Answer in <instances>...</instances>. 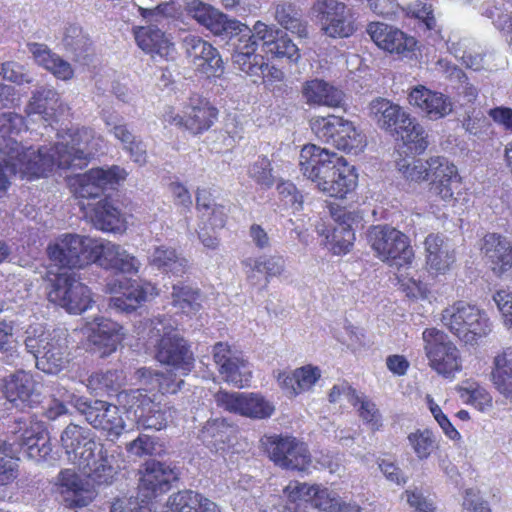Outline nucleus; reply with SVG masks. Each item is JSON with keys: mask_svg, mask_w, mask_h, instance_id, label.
Segmentation results:
<instances>
[{"mask_svg": "<svg viewBox=\"0 0 512 512\" xmlns=\"http://www.w3.org/2000/svg\"><path fill=\"white\" fill-rule=\"evenodd\" d=\"M23 127L22 116L0 113V197L7 191L12 175L31 180L46 176L55 167L81 168L102 148V138L82 127L58 135L60 140L54 146L24 149L15 138Z\"/></svg>", "mask_w": 512, "mask_h": 512, "instance_id": "1", "label": "nucleus"}, {"mask_svg": "<svg viewBox=\"0 0 512 512\" xmlns=\"http://www.w3.org/2000/svg\"><path fill=\"white\" fill-rule=\"evenodd\" d=\"M60 441L68 462L77 467L86 480L73 469H62L55 480L56 491L65 507H86L97 496L95 485L112 482L116 474L115 457L95 441L89 429L73 423L63 430Z\"/></svg>", "mask_w": 512, "mask_h": 512, "instance_id": "2", "label": "nucleus"}, {"mask_svg": "<svg viewBox=\"0 0 512 512\" xmlns=\"http://www.w3.org/2000/svg\"><path fill=\"white\" fill-rule=\"evenodd\" d=\"M135 375L145 388L121 391L117 395L118 402L134 412L137 424L144 429L159 431L166 428L174 410L162 402V396L180 390L183 380L146 367L138 369Z\"/></svg>", "mask_w": 512, "mask_h": 512, "instance_id": "3", "label": "nucleus"}, {"mask_svg": "<svg viewBox=\"0 0 512 512\" xmlns=\"http://www.w3.org/2000/svg\"><path fill=\"white\" fill-rule=\"evenodd\" d=\"M299 167L304 177L330 197L344 198L357 186L354 167L344 157L315 144L302 147Z\"/></svg>", "mask_w": 512, "mask_h": 512, "instance_id": "4", "label": "nucleus"}, {"mask_svg": "<svg viewBox=\"0 0 512 512\" xmlns=\"http://www.w3.org/2000/svg\"><path fill=\"white\" fill-rule=\"evenodd\" d=\"M299 167L304 177L330 197L344 198L357 186L354 167L344 157L315 144L302 147Z\"/></svg>", "mask_w": 512, "mask_h": 512, "instance_id": "5", "label": "nucleus"}, {"mask_svg": "<svg viewBox=\"0 0 512 512\" xmlns=\"http://www.w3.org/2000/svg\"><path fill=\"white\" fill-rule=\"evenodd\" d=\"M238 26L230 30L229 40L233 46L232 63L234 67L249 76H259L268 65L262 55L257 54L258 41L262 42L264 51L269 52L281 30L273 25L257 21L252 28L238 20Z\"/></svg>", "mask_w": 512, "mask_h": 512, "instance_id": "6", "label": "nucleus"}, {"mask_svg": "<svg viewBox=\"0 0 512 512\" xmlns=\"http://www.w3.org/2000/svg\"><path fill=\"white\" fill-rule=\"evenodd\" d=\"M147 342L157 348L160 363L172 367L180 375H187L194 367L193 353L187 342L175 331L174 322L166 316L146 320L139 332Z\"/></svg>", "mask_w": 512, "mask_h": 512, "instance_id": "7", "label": "nucleus"}, {"mask_svg": "<svg viewBox=\"0 0 512 512\" xmlns=\"http://www.w3.org/2000/svg\"><path fill=\"white\" fill-rule=\"evenodd\" d=\"M440 321L465 345H477L492 331V324L486 312L465 301H456L444 308Z\"/></svg>", "mask_w": 512, "mask_h": 512, "instance_id": "8", "label": "nucleus"}, {"mask_svg": "<svg viewBox=\"0 0 512 512\" xmlns=\"http://www.w3.org/2000/svg\"><path fill=\"white\" fill-rule=\"evenodd\" d=\"M59 395L71 402L85 420L94 429L103 432L109 440L118 439L122 434L125 422L116 405L102 400L89 401L68 390H61Z\"/></svg>", "mask_w": 512, "mask_h": 512, "instance_id": "9", "label": "nucleus"}, {"mask_svg": "<svg viewBox=\"0 0 512 512\" xmlns=\"http://www.w3.org/2000/svg\"><path fill=\"white\" fill-rule=\"evenodd\" d=\"M367 240L376 257L390 266H409L414 259L409 238L394 227L372 226L367 232Z\"/></svg>", "mask_w": 512, "mask_h": 512, "instance_id": "10", "label": "nucleus"}, {"mask_svg": "<svg viewBox=\"0 0 512 512\" xmlns=\"http://www.w3.org/2000/svg\"><path fill=\"white\" fill-rule=\"evenodd\" d=\"M311 129L321 141L348 153L358 154L366 146L362 131L340 116L315 117L311 120Z\"/></svg>", "mask_w": 512, "mask_h": 512, "instance_id": "11", "label": "nucleus"}, {"mask_svg": "<svg viewBox=\"0 0 512 512\" xmlns=\"http://www.w3.org/2000/svg\"><path fill=\"white\" fill-rule=\"evenodd\" d=\"M48 300L70 314H81L92 307L90 288L75 272H61L49 279Z\"/></svg>", "mask_w": 512, "mask_h": 512, "instance_id": "12", "label": "nucleus"}, {"mask_svg": "<svg viewBox=\"0 0 512 512\" xmlns=\"http://www.w3.org/2000/svg\"><path fill=\"white\" fill-rule=\"evenodd\" d=\"M217 115L218 110L208 99L199 94H192L182 103L181 112L168 107L163 113V119L168 124L183 128L197 136L213 126Z\"/></svg>", "mask_w": 512, "mask_h": 512, "instance_id": "13", "label": "nucleus"}, {"mask_svg": "<svg viewBox=\"0 0 512 512\" xmlns=\"http://www.w3.org/2000/svg\"><path fill=\"white\" fill-rule=\"evenodd\" d=\"M25 346L33 354L37 368L45 373L56 374L67 361V337L63 331L41 330L27 336Z\"/></svg>", "mask_w": 512, "mask_h": 512, "instance_id": "14", "label": "nucleus"}, {"mask_svg": "<svg viewBox=\"0 0 512 512\" xmlns=\"http://www.w3.org/2000/svg\"><path fill=\"white\" fill-rule=\"evenodd\" d=\"M425 355L430 367L446 378H453L462 369V358L448 335L437 328H426L422 333Z\"/></svg>", "mask_w": 512, "mask_h": 512, "instance_id": "15", "label": "nucleus"}, {"mask_svg": "<svg viewBox=\"0 0 512 512\" xmlns=\"http://www.w3.org/2000/svg\"><path fill=\"white\" fill-rule=\"evenodd\" d=\"M311 14L327 37L348 38L357 30L352 9L343 2L316 0L311 7Z\"/></svg>", "mask_w": 512, "mask_h": 512, "instance_id": "16", "label": "nucleus"}, {"mask_svg": "<svg viewBox=\"0 0 512 512\" xmlns=\"http://www.w3.org/2000/svg\"><path fill=\"white\" fill-rule=\"evenodd\" d=\"M262 444L269 458L279 467L309 472L312 458L305 443L290 436H265Z\"/></svg>", "mask_w": 512, "mask_h": 512, "instance_id": "17", "label": "nucleus"}, {"mask_svg": "<svg viewBox=\"0 0 512 512\" xmlns=\"http://www.w3.org/2000/svg\"><path fill=\"white\" fill-rule=\"evenodd\" d=\"M93 238L66 233L47 247L49 259L59 267L82 268L91 263Z\"/></svg>", "mask_w": 512, "mask_h": 512, "instance_id": "18", "label": "nucleus"}, {"mask_svg": "<svg viewBox=\"0 0 512 512\" xmlns=\"http://www.w3.org/2000/svg\"><path fill=\"white\" fill-rule=\"evenodd\" d=\"M167 512H220L218 506L203 495L185 490L173 494L168 500ZM110 512H151L139 504L135 498H118L110 508Z\"/></svg>", "mask_w": 512, "mask_h": 512, "instance_id": "19", "label": "nucleus"}, {"mask_svg": "<svg viewBox=\"0 0 512 512\" xmlns=\"http://www.w3.org/2000/svg\"><path fill=\"white\" fill-rule=\"evenodd\" d=\"M218 407L250 419H267L275 412L274 404L259 393L219 391L214 396Z\"/></svg>", "mask_w": 512, "mask_h": 512, "instance_id": "20", "label": "nucleus"}, {"mask_svg": "<svg viewBox=\"0 0 512 512\" xmlns=\"http://www.w3.org/2000/svg\"><path fill=\"white\" fill-rule=\"evenodd\" d=\"M431 196L448 205H454L462 195V181L457 167L447 158L431 157Z\"/></svg>", "mask_w": 512, "mask_h": 512, "instance_id": "21", "label": "nucleus"}, {"mask_svg": "<svg viewBox=\"0 0 512 512\" xmlns=\"http://www.w3.org/2000/svg\"><path fill=\"white\" fill-rule=\"evenodd\" d=\"M128 173L120 166L113 165L107 169L94 168L78 175L71 186L77 198H98L105 189H113L124 181Z\"/></svg>", "mask_w": 512, "mask_h": 512, "instance_id": "22", "label": "nucleus"}, {"mask_svg": "<svg viewBox=\"0 0 512 512\" xmlns=\"http://www.w3.org/2000/svg\"><path fill=\"white\" fill-rule=\"evenodd\" d=\"M182 46L189 63L195 71L207 77L219 76L224 64L218 50L200 36L188 34L182 39Z\"/></svg>", "mask_w": 512, "mask_h": 512, "instance_id": "23", "label": "nucleus"}, {"mask_svg": "<svg viewBox=\"0 0 512 512\" xmlns=\"http://www.w3.org/2000/svg\"><path fill=\"white\" fill-rule=\"evenodd\" d=\"M107 290L114 294L110 300V306L121 312L134 311L143 302L156 295L153 284L127 278L108 283Z\"/></svg>", "mask_w": 512, "mask_h": 512, "instance_id": "24", "label": "nucleus"}, {"mask_svg": "<svg viewBox=\"0 0 512 512\" xmlns=\"http://www.w3.org/2000/svg\"><path fill=\"white\" fill-rule=\"evenodd\" d=\"M213 359L226 383L238 388L249 386L252 378L249 363L227 343L218 342L213 346Z\"/></svg>", "mask_w": 512, "mask_h": 512, "instance_id": "25", "label": "nucleus"}, {"mask_svg": "<svg viewBox=\"0 0 512 512\" xmlns=\"http://www.w3.org/2000/svg\"><path fill=\"white\" fill-rule=\"evenodd\" d=\"M335 225L327 228L325 224L317 225L319 235L324 236L329 249L336 255L347 253L353 245L355 234L353 224L358 216L354 212L339 209L332 213Z\"/></svg>", "mask_w": 512, "mask_h": 512, "instance_id": "26", "label": "nucleus"}, {"mask_svg": "<svg viewBox=\"0 0 512 512\" xmlns=\"http://www.w3.org/2000/svg\"><path fill=\"white\" fill-rule=\"evenodd\" d=\"M91 263L104 269H115L123 273H137L139 260L123 247L110 241L93 239Z\"/></svg>", "mask_w": 512, "mask_h": 512, "instance_id": "27", "label": "nucleus"}, {"mask_svg": "<svg viewBox=\"0 0 512 512\" xmlns=\"http://www.w3.org/2000/svg\"><path fill=\"white\" fill-rule=\"evenodd\" d=\"M185 10L216 36L228 37L230 30L238 26L234 19H229L219 10L200 0H185Z\"/></svg>", "mask_w": 512, "mask_h": 512, "instance_id": "28", "label": "nucleus"}, {"mask_svg": "<svg viewBox=\"0 0 512 512\" xmlns=\"http://www.w3.org/2000/svg\"><path fill=\"white\" fill-rule=\"evenodd\" d=\"M367 32L374 43L390 53L405 54L414 50L416 40L399 29L381 22H372Z\"/></svg>", "mask_w": 512, "mask_h": 512, "instance_id": "29", "label": "nucleus"}, {"mask_svg": "<svg viewBox=\"0 0 512 512\" xmlns=\"http://www.w3.org/2000/svg\"><path fill=\"white\" fill-rule=\"evenodd\" d=\"M124 337L122 326L105 318H95L89 324L88 339L102 357L116 351Z\"/></svg>", "mask_w": 512, "mask_h": 512, "instance_id": "30", "label": "nucleus"}, {"mask_svg": "<svg viewBox=\"0 0 512 512\" xmlns=\"http://www.w3.org/2000/svg\"><path fill=\"white\" fill-rule=\"evenodd\" d=\"M3 393L6 399L17 408L31 407L38 402L35 381L30 373L23 370L4 379Z\"/></svg>", "mask_w": 512, "mask_h": 512, "instance_id": "31", "label": "nucleus"}, {"mask_svg": "<svg viewBox=\"0 0 512 512\" xmlns=\"http://www.w3.org/2000/svg\"><path fill=\"white\" fill-rule=\"evenodd\" d=\"M178 479V471L169 464L148 461L140 480V489L147 491L145 497H157L167 492L171 483Z\"/></svg>", "mask_w": 512, "mask_h": 512, "instance_id": "32", "label": "nucleus"}, {"mask_svg": "<svg viewBox=\"0 0 512 512\" xmlns=\"http://www.w3.org/2000/svg\"><path fill=\"white\" fill-rule=\"evenodd\" d=\"M408 101L411 105L421 109L432 120L443 118L452 112V102L447 96L423 85L411 89Z\"/></svg>", "mask_w": 512, "mask_h": 512, "instance_id": "33", "label": "nucleus"}, {"mask_svg": "<svg viewBox=\"0 0 512 512\" xmlns=\"http://www.w3.org/2000/svg\"><path fill=\"white\" fill-rule=\"evenodd\" d=\"M133 35L137 46L152 57L168 58L174 52V43L155 25L136 26Z\"/></svg>", "mask_w": 512, "mask_h": 512, "instance_id": "34", "label": "nucleus"}, {"mask_svg": "<svg viewBox=\"0 0 512 512\" xmlns=\"http://www.w3.org/2000/svg\"><path fill=\"white\" fill-rule=\"evenodd\" d=\"M302 97L309 106H325L338 108L344 103L342 90L323 79H311L302 85Z\"/></svg>", "mask_w": 512, "mask_h": 512, "instance_id": "35", "label": "nucleus"}, {"mask_svg": "<svg viewBox=\"0 0 512 512\" xmlns=\"http://www.w3.org/2000/svg\"><path fill=\"white\" fill-rule=\"evenodd\" d=\"M483 251L492 271L501 276L512 268V242L496 233L484 237Z\"/></svg>", "mask_w": 512, "mask_h": 512, "instance_id": "36", "label": "nucleus"}, {"mask_svg": "<svg viewBox=\"0 0 512 512\" xmlns=\"http://www.w3.org/2000/svg\"><path fill=\"white\" fill-rule=\"evenodd\" d=\"M19 445L35 461H48L51 458L52 447L42 422L31 423L19 437Z\"/></svg>", "mask_w": 512, "mask_h": 512, "instance_id": "37", "label": "nucleus"}, {"mask_svg": "<svg viewBox=\"0 0 512 512\" xmlns=\"http://www.w3.org/2000/svg\"><path fill=\"white\" fill-rule=\"evenodd\" d=\"M27 48L34 61L57 79L67 81L73 78L74 70L71 64L54 53L46 44L28 43Z\"/></svg>", "mask_w": 512, "mask_h": 512, "instance_id": "38", "label": "nucleus"}, {"mask_svg": "<svg viewBox=\"0 0 512 512\" xmlns=\"http://www.w3.org/2000/svg\"><path fill=\"white\" fill-rule=\"evenodd\" d=\"M321 377L318 367L306 365L295 369L291 373L280 372L277 381L281 389L288 396H296L310 390Z\"/></svg>", "mask_w": 512, "mask_h": 512, "instance_id": "39", "label": "nucleus"}, {"mask_svg": "<svg viewBox=\"0 0 512 512\" xmlns=\"http://www.w3.org/2000/svg\"><path fill=\"white\" fill-rule=\"evenodd\" d=\"M426 264L430 272L435 274L446 273L455 261V256L443 237L429 234L424 242Z\"/></svg>", "mask_w": 512, "mask_h": 512, "instance_id": "40", "label": "nucleus"}, {"mask_svg": "<svg viewBox=\"0 0 512 512\" xmlns=\"http://www.w3.org/2000/svg\"><path fill=\"white\" fill-rule=\"evenodd\" d=\"M369 109L378 126L388 131L395 132L409 116L398 104L385 98L374 99L370 103Z\"/></svg>", "mask_w": 512, "mask_h": 512, "instance_id": "41", "label": "nucleus"}, {"mask_svg": "<svg viewBox=\"0 0 512 512\" xmlns=\"http://www.w3.org/2000/svg\"><path fill=\"white\" fill-rule=\"evenodd\" d=\"M233 434L234 428L224 419H211L201 429L200 438L205 445L219 452L231 444Z\"/></svg>", "mask_w": 512, "mask_h": 512, "instance_id": "42", "label": "nucleus"}, {"mask_svg": "<svg viewBox=\"0 0 512 512\" xmlns=\"http://www.w3.org/2000/svg\"><path fill=\"white\" fill-rule=\"evenodd\" d=\"M150 264L175 276L183 275L188 269V260L167 246L155 247L149 256Z\"/></svg>", "mask_w": 512, "mask_h": 512, "instance_id": "43", "label": "nucleus"}, {"mask_svg": "<svg viewBox=\"0 0 512 512\" xmlns=\"http://www.w3.org/2000/svg\"><path fill=\"white\" fill-rule=\"evenodd\" d=\"M491 372L492 382L500 394L512 399V349L507 348L495 356Z\"/></svg>", "mask_w": 512, "mask_h": 512, "instance_id": "44", "label": "nucleus"}, {"mask_svg": "<svg viewBox=\"0 0 512 512\" xmlns=\"http://www.w3.org/2000/svg\"><path fill=\"white\" fill-rule=\"evenodd\" d=\"M196 207L202 221H207L212 230L222 229L225 226L229 208L225 205L214 203L209 193L205 190H198Z\"/></svg>", "mask_w": 512, "mask_h": 512, "instance_id": "45", "label": "nucleus"}, {"mask_svg": "<svg viewBox=\"0 0 512 512\" xmlns=\"http://www.w3.org/2000/svg\"><path fill=\"white\" fill-rule=\"evenodd\" d=\"M92 221L103 231H121L125 227V219L120 209L110 200L99 201L93 209Z\"/></svg>", "mask_w": 512, "mask_h": 512, "instance_id": "46", "label": "nucleus"}, {"mask_svg": "<svg viewBox=\"0 0 512 512\" xmlns=\"http://www.w3.org/2000/svg\"><path fill=\"white\" fill-rule=\"evenodd\" d=\"M449 50L465 67L475 71L483 68L484 52L473 39L462 38L458 41L450 40Z\"/></svg>", "mask_w": 512, "mask_h": 512, "instance_id": "47", "label": "nucleus"}, {"mask_svg": "<svg viewBox=\"0 0 512 512\" xmlns=\"http://www.w3.org/2000/svg\"><path fill=\"white\" fill-rule=\"evenodd\" d=\"M60 107L58 92L48 86H42L35 90L27 107L28 114L42 115L45 120L52 118Z\"/></svg>", "mask_w": 512, "mask_h": 512, "instance_id": "48", "label": "nucleus"}, {"mask_svg": "<svg viewBox=\"0 0 512 512\" xmlns=\"http://www.w3.org/2000/svg\"><path fill=\"white\" fill-rule=\"evenodd\" d=\"M395 133L403 144L415 154L422 153L428 147L427 134L424 128L416 123L410 115L407 117V120L396 129Z\"/></svg>", "mask_w": 512, "mask_h": 512, "instance_id": "49", "label": "nucleus"}, {"mask_svg": "<svg viewBox=\"0 0 512 512\" xmlns=\"http://www.w3.org/2000/svg\"><path fill=\"white\" fill-rule=\"evenodd\" d=\"M172 305L186 315H192L201 308V295L188 285L175 284L172 287Z\"/></svg>", "mask_w": 512, "mask_h": 512, "instance_id": "50", "label": "nucleus"}, {"mask_svg": "<svg viewBox=\"0 0 512 512\" xmlns=\"http://www.w3.org/2000/svg\"><path fill=\"white\" fill-rule=\"evenodd\" d=\"M63 45L70 51L77 61H85L91 51V41L78 25H69L65 28Z\"/></svg>", "mask_w": 512, "mask_h": 512, "instance_id": "51", "label": "nucleus"}, {"mask_svg": "<svg viewBox=\"0 0 512 512\" xmlns=\"http://www.w3.org/2000/svg\"><path fill=\"white\" fill-rule=\"evenodd\" d=\"M431 157L424 161L420 158L406 157L396 162V166L401 175L411 182H422L431 179Z\"/></svg>", "mask_w": 512, "mask_h": 512, "instance_id": "52", "label": "nucleus"}, {"mask_svg": "<svg viewBox=\"0 0 512 512\" xmlns=\"http://www.w3.org/2000/svg\"><path fill=\"white\" fill-rule=\"evenodd\" d=\"M407 441L419 461L428 459L438 446L436 435L427 428L409 433Z\"/></svg>", "mask_w": 512, "mask_h": 512, "instance_id": "53", "label": "nucleus"}, {"mask_svg": "<svg viewBox=\"0 0 512 512\" xmlns=\"http://www.w3.org/2000/svg\"><path fill=\"white\" fill-rule=\"evenodd\" d=\"M461 398L479 411L485 412L492 408L493 399L485 387L477 382L466 381L459 389Z\"/></svg>", "mask_w": 512, "mask_h": 512, "instance_id": "54", "label": "nucleus"}, {"mask_svg": "<svg viewBox=\"0 0 512 512\" xmlns=\"http://www.w3.org/2000/svg\"><path fill=\"white\" fill-rule=\"evenodd\" d=\"M123 377L118 371L97 372L87 379V388L96 395L117 390L122 384Z\"/></svg>", "mask_w": 512, "mask_h": 512, "instance_id": "55", "label": "nucleus"}, {"mask_svg": "<svg viewBox=\"0 0 512 512\" xmlns=\"http://www.w3.org/2000/svg\"><path fill=\"white\" fill-rule=\"evenodd\" d=\"M247 174L261 189H270L275 181L276 176L273 173L271 161L265 157H258L248 167Z\"/></svg>", "mask_w": 512, "mask_h": 512, "instance_id": "56", "label": "nucleus"}, {"mask_svg": "<svg viewBox=\"0 0 512 512\" xmlns=\"http://www.w3.org/2000/svg\"><path fill=\"white\" fill-rule=\"evenodd\" d=\"M357 408L360 419L373 431H377L382 427V415L377 405L366 395L357 394V401L351 404Z\"/></svg>", "mask_w": 512, "mask_h": 512, "instance_id": "57", "label": "nucleus"}, {"mask_svg": "<svg viewBox=\"0 0 512 512\" xmlns=\"http://www.w3.org/2000/svg\"><path fill=\"white\" fill-rule=\"evenodd\" d=\"M102 119L108 128V131L122 143L123 149L133 143L136 139L127 126L122 123V117L116 112L103 110Z\"/></svg>", "mask_w": 512, "mask_h": 512, "instance_id": "58", "label": "nucleus"}, {"mask_svg": "<svg viewBox=\"0 0 512 512\" xmlns=\"http://www.w3.org/2000/svg\"><path fill=\"white\" fill-rule=\"evenodd\" d=\"M11 449L0 440V485H7L17 477V463L10 456Z\"/></svg>", "mask_w": 512, "mask_h": 512, "instance_id": "59", "label": "nucleus"}, {"mask_svg": "<svg viewBox=\"0 0 512 512\" xmlns=\"http://www.w3.org/2000/svg\"><path fill=\"white\" fill-rule=\"evenodd\" d=\"M268 53L278 58H287L291 62H297L300 59V52L297 45L282 31Z\"/></svg>", "mask_w": 512, "mask_h": 512, "instance_id": "60", "label": "nucleus"}, {"mask_svg": "<svg viewBox=\"0 0 512 512\" xmlns=\"http://www.w3.org/2000/svg\"><path fill=\"white\" fill-rule=\"evenodd\" d=\"M341 497L326 487L316 485L315 496L312 498V505L325 512H334L339 505Z\"/></svg>", "mask_w": 512, "mask_h": 512, "instance_id": "61", "label": "nucleus"}, {"mask_svg": "<svg viewBox=\"0 0 512 512\" xmlns=\"http://www.w3.org/2000/svg\"><path fill=\"white\" fill-rule=\"evenodd\" d=\"M403 496L415 512H438L434 501L425 496L418 488L405 490Z\"/></svg>", "mask_w": 512, "mask_h": 512, "instance_id": "62", "label": "nucleus"}, {"mask_svg": "<svg viewBox=\"0 0 512 512\" xmlns=\"http://www.w3.org/2000/svg\"><path fill=\"white\" fill-rule=\"evenodd\" d=\"M316 485H309L307 483H301L298 481H291L284 489L285 495L289 500L312 502L313 496H315Z\"/></svg>", "mask_w": 512, "mask_h": 512, "instance_id": "63", "label": "nucleus"}, {"mask_svg": "<svg viewBox=\"0 0 512 512\" xmlns=\"http://www.w3.org/2000/svg\"><path fill=\"white\" fill-rule=\"evenodd\" d=\"M462 509L464 512H491L488 502L480 491L474 488L464 491Z\"/></svg>", "mask_w": 512, "mask_h": 512, "instance_id": "64", "label": "nucleus"}]
</instances>
